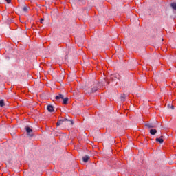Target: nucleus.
<instances>
[{
	"instance_id": "obj_1",
	"label": "nucleus",
	"mask_w": 176,
	"mask_h": 176,
	"mask_svg": "<svg viewBox=\"0 0 176 176\" xmlns=\"http://www.w3.org/2000/svg\"><path fill=\"white\" fill-rule=\"evenodd\" d=\"M25 129H26V133H28V135H29V137H32L34 135L32 134V129L31 128L26 126Z\"/></svg>"
},
{
	"instance_id": "obj_2",
	"label": "nucleus",
	"mask_w": 176,
	"mask_h": 176,
	"mask_svg": "<svg viewBox=\"0 0 176 176\" xmlns=\"http://www.w3.org/2000/svg\"><path fill=\"white\" fill-rule=\"evenodd\" d=\"M69 120L67 118L63 119V120H60L57 122L56 123V126H61V124L63 123H64V122H68Z\"/></svg>"
},
{
	"instance_id": "obj_3",
	"label": "nucleus",
	"mask_w": 176,
	"mask_h": 176,
	"mask_svg": "<svg viewBox=\"0 0 176 176\" xmlns=\"http://www.w3.org/2000/svg\"><path fill=\"white\" fill-rule=\"evenodd\" d=\"M47 109L49 112H54V108L53 107L52 105H48L47 107Z\"/></svg>"
},
{
	"instance_id": "obj_4",
	"label": "nucleus",
	"mask_w": 176,
	"mask_h": 176,
	"mask_svg": "<svg viewBox=\"0 0 176 176\" xmlns=\"http://www.w3.org/2000/svg\"><path fill=\"white\" fill-rule=\"evenodd\" d=\"M146 127H148V129H155V127H156V126H155V124H145Z\"/></svg>"
},
{
	"instance_id": "obj_5",
	"label": "nucleus",
	"mask_w": 176,
	"mask_h": 176,
	"mask_svg": "<svg viewBox=\"0 0 176 176\" xmlns=\"http://www.w3.org/2000/svg\"><path fill=\"white\" fill-rule=\"evenodd\" d=\"M155 141H157V142H159L160 144H163V142H164V140H163V136H161L160 138H156Z\"/></svg>"
},
{
	"instance_id": "obj_6",
	"label": "nucleus",
	"mask_w": 176,
	"mask_h": 176,
	"mask_svg": "<svg viewBox=\"0 0 176 176\" xmlns=\"http://www.w3.org/2000/svg\"><path fill=\"white\" fill-rule=\"evenodd\" d=\"M89 159H90V157L89 155H85V156L82 157V160H83L84 163H87V162H89Z\"/></svg>"
},
{
	"instance_id": "obj_7",
	"label": "nucleus",
	"mask_w": 176,
	"mask_h": 176,
	"mask_svg": "<svg viewBox=\"0 0 176 176\" xmlns=\"http://www.w3.org/2000/svg\"><path fill=\"white\" fill-rule=\"evenodd\" d=\"M56 100H63L64 99V95L61 94H59L58 95H57L56 97H55Z\"/></svg>"
},
{
	"instance_id": "obj_8",
	"label": "nucleus",
	"mask_w": 176,
	"mask_h": 176,
	"mask_svg": "<svg viewBox=\"0 0 176 176\" xmlns=\"http://www.w3.org/2000/svg\"><path fill=\"white\" fill-rule=\"evenodd\" d=\"M62 100H63V105H67V104H68V100H69L68 98H64V96H63V99Z\"/></svg>"
},
{
	"instance_id": "obj_9",
	"label": "nucleus",
	"mask_w": 176,
	"mask_h": 176,
	"mask_svg": "<svg viewBox=\"0 0 176 176\" xmlns=\"http://www.w3.org/2000/svg\"><path fill=\"white\" fill-rule=\"evenodd\" d=\"M156 133H157V131L156 129H151L150 130V134H151V135H155V134H156Z\"/></svg>"
},
{
	"instance_id": "obj_10",
	"label": "nucleus",
	"mask_w": 176,
	"mask_h": 176,
	"mask_svg": "<svg viewBox=\"0 0 176 176\" xmlns=\"http://www.w3.org/2000/svg\"><path fill=\"white\" fill-rule=\"evenodd\" d=\"M97 90V87H94L93 88L91 89L90 92L88 91V93H95V91Z\"/></svg>"
},
{
	"instance_id": "obj_11",
	"label": "nucleus",
	"mask_w": 176,
	"mask_h": 176,
	"mask_svg": "<svg viewBox=\"0 0 176 176\" xmlns=\"http://www.w3.org/2000/svg\"><path fill=\"white\" fill-rule=\"evenodd\" d=\"M170 6L173 9H174V10H176V3H172Z\"/></svg>"
},
{
	"instance_id": "obj_12",
	"label": "nucleus",
	"mask_w": 176,
	"mask_h": 176,
	"mask_svg": "<svg viewBox=\"0 0 176 176\" xmlns=\"http://www.w3.org/2000/svg\"><path fill=\"white\" fill-rule=\"evenodd\" d=\"M0 107H5V102L3 100H0Z\"/></svg>"
},
{
	"instance_id": "obj_13",
	"label": "nucleus",
	"mask_w": 176,
	"mask_h": 176,
	"mask_svg": "<svg viewBox=\"0 0 176 176\" xmlns=\"http://www.w3.org/2000/svg\"><path fill=\"white\" fill-rule=\"evenodd\" d=\"M23 12H28V7H27V6L23 7Z\"/></svg>"
},
{
	"instance_id": "obj_14",
	"label": "nucleus",
	"mask_w": 176,
	"mask_h": 176,
	"mask_svg": "<svg viewBox=\"0 0 176 176\" xmlns=\"http://www.w3.org/2000/svg\"><path fill=\"white\" fill-rule=\"evenodd\" d=\"M168 107H169V108H171V109H174V106L173 105H170V104H168Z\"/></svg>"
},
{
	"instance_id": "obj_15",
	"label": "nucleus",
	"mask_w": 176,
	"mask_h": 176,
	"mask_svg": "<svg viewBox=\"0 0 176 176\" xmlns=\"http://www.w3.org/2000/svg\"><path fill=\"white\" fill-rule=\"evenodd\" d=\"M6 1L7 2V3H10V2H12V0H6Z\"/></svg>"
},
{
	"instance_id": "obj_16",
	"label": "nucleus",
	"mask_w": 176,
	"mask_h": 176,
	"mask_svg": "<svg viewBox=\"0 0 176 176\" xmlns=\"http://www.w3.org/2000/svg\"><path fill=\"white\" fill-rule=\"evenodd\" d=\"M40 21H41V24H42V23H43V19H41V20H40Z\"/></svg>"
},
{
	"instance_id": "obj_17",
	"label": "nucleus",
	"mask_w": 176,
	"mask_h": 176,
	"mask_svg": "<svg viewBox=\"0 0 176 176\" xmlns=\"http://www.w3.org/2000/svg\"><path fill=\"white\" fill-rule=\"evenodd\" d=\"M72 124H74V121H70Z\"/></svg>"
}]
</instances>
